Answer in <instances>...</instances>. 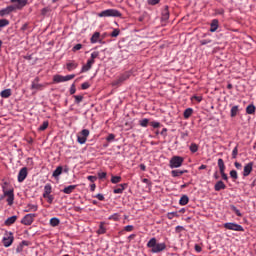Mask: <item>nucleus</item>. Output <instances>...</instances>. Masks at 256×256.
<instances>
[{
  "label": "nucleus",
  "mask_w": 256,
  "mask_h": 256,
  "mask_svg": "<svg viewBox=\"0 0 256 256\" xmlns=\"http://www.w3.org/2000/svg\"><path fill=\"white\" fill-rule=\"evenodd\" d=\"M13 241H15V237L11 232L2 239L4 247H11V245H13Z\"/></svg>",
  "instance_id": "9b49d317"
},
{
  "label": "nucleus",
  "mask_w": 256,
  "mask_h": 256,
  "mask_svg": "<svg viewBox=\"0 0 256 256\" xmlns=\"http://www.w3.org/2000/svg\"><path fill=\"white\" fill-rule=\"evenodd\" d=\"M89 129H83L80 134L77 135V141L80 145L87 143V137H89Z\"/></svg>",
  "instance_id": "6e6552de"
},
{
  "label": "nucleus",
  "mask_w": 256,
  "mask_h": 256,
  "mask_svg": "<svg viewBox=\"0 0 256 256\" xmlns=\"http://www.w3.org/2000/svg\"><path fill=\"white\" fill-rule=\"evenodd\" d=\"M87 179H88V181H90L91 183H95V180L97 179V176H88Z\"/></svg>",
  "instance_id": "69168bd1"
},
{
  "label": "nucleus",
  "mask_w": 256,
  "mask_h": 256,
  "mask_svg": "<svg viewBox=\"0 0 256 256\" xmlns=\"http://www.w3.org/2000/svg\"><path fill=\"white\" fill-rule=\"evenodd\" d=\"M12 95L11 93V89H5L0 93V96L2 97V99H9V97Z\"/></svg>",
  "instance_id": "a878e982"
},
{
  "label": "nucleus",
  "mask_w": 256,
  "mask_h": 256,
  "mask_svg": "<svg viewBox=\"0 0 256 256\" xmlns=\"http://www.w3.org/2000/svg\"><path fill=\"white\" fill-rule=\"evenodd\" d=\"M121 31L119 29H114L112 33L110 34V37H119V34Z\"/></svg>",
  "instance_id": "09e8293b"
},
{
  "label": "nucleus",
  "mask_w": 256,
  "mask_h": 256,
  "mask_svg": "<svg viewBox=\"0 0 256 256\" xmlns=\"http://www.w3.org/2000/svg\"><path fill=\"white\" fill-rule=\"evenodd\" d=\"M239 113V106H233L230 110V117H237Z\"/></svg>",
  "instance_id": "c85d7f7f"
},
{
  "label": "nucleus",
  "mask_w": 256,
  "mask_h": 256,
  "mask_svg": "<svg viewBox=\"0 0 256 256\" xmlns=\"http://www.w3.org/2000/svg\"><path fill=\"white\" fill-rule=\"evenodd\" d=\"M174 217H179V214L177 212H168L167 218L173 219Z\"/></svg>",
  "instance_id": "49530a36"
},
{
  "label": "nucleus",
  "mask_w": 256,
  "mask_h": 256,
  "mask_svg": "<svg viewBox=\"0 0 256 256\" xmlns=\"http://www.w3.org/2000/svg\"><path fill=\"white\" fill-rule=\"evenodd\" d=\"M80 49H83L82 44H76L73 48L72 51H80Z\"/></svg>",
  "instance_id": "603ef678"
},
{
  "label": "nucleus",
  "mask_w": 256,
  "mask_h": 256,
  "mask_svg": "<svg viewBox=\"0 0 256 256\" xmlns=\"http://www.w3.org/2000/svg\"><path fill=\"white\" fill-rule=\"evenodd\" d=\"M75 189H77V185H70V186L65 187L62 191L66 195H71V193L73 191H75Z\"/></svg>",
  "instance_id": "412c9836"
},
{
  "label": "nucleus",
  "mask_w": 256,
  "mask_h": 256,
  "mask_svg": "<svg viewBox=\"0 0 256 256\" xmlns=\"http://www.w3.org/2000/svg\"><path fill=\"white\" fill-rule=\"evenodd\" d=\"M218 167L220 169L222 179L224 181H229V177L225 174V162L221 158L218 159Z\"/></svg>",
  "instance_id": "9d476101"
},
{
  "label": "nucleus",
  "mask_w": 256,
  "mask_h": 256,
  "mask_svg": "<svg viewBox=\"0 0 256 256\" xmlns=\"http://www.w3.org/2000/svg\"><path fill=\"white\" fill-rule=\"evenodd\" d=\"M190 151L191 153H197L199 151V145H197L196 143H192L190 145Z\"/></svg>",
  "instance_id": "f704fd0d"
},
{
  "label": "nucleus",
  "mask_w": 256,
  "mask_h": 256,
  "mask_svg": "<svg viewBox=\"0 0 256 256\" xmlns=\"http://www.w3.org/2000/svg\"><path fill=\"white\" fill-rule=\"evenodd\" d=\"M150 125H151V127H153L154 129H159V127H161V123L155 122V121L150 122Z\"/></svg>",
  "instance_id": "3c124183"
},
{
  "label": "nucleus",
  "mask_w": 256,
  "mask_h": 256,
  "mask_svg": "<svg viewBox=\"0 0 256 256\" xmlns=\"http://www.w3.org/2000/svg\"><path fill=\"white\" fill-rule=\"evenodd\" d=\"M44 199H47L48 203H53V195L49 194L48 196L44 197Z\"/></svg>",
  "instance_id": "bf43d9fd"
},
{
  "label": "nucleus",
  "mask_w": 256,
  "mask_h": 256,
  "mask_svg": "<svg viewBox=\"0 0 256 256\" xmlns=\"http://www.w3.org/2000/svg\"><path fill=\"white\" fill-rule=\"evenodd\" d=\"M224 229H228L229 231H245V228L243 226L235 223V222H227L224 223Z\"/></svg>",
  "instance_id": "0eeeda50"
},
{
  "label": "nucleus",
  "mask_w": 256,
  "mask_h": 256,
  "mask_svg": "<svg viewBox=\"0 0 256 256\" xmlns=\"http://www.w3.org/2000/svg\"><path fill=\"white\" fill-rule=\"evenodd\" d=\"M105 177H107V172H98L99 179H105Z\"/></svg>",
  "instance_id": "864d4df0"
},
{
  "label": "nucleus",
  "mask_w": 256,
  "mask_h": 256,
  "mask_svg": "<svg viewBox=\"0 0 256 256\" xmlns=\"http://www.w3.org/2000/svg\"><path fill=\"white\" fill-rule=\"evenodd\" d=\"M24 179H27V167H23L18 173V183H23Z\"/></svg>",
  "instance_id": "f8f14e48"
},
{
  "label": "nucleus",
  "mask_w": 256,
  "mask_h": 256,
  "mask_svg": "<svg viewBox=\"0 0 256 256\" xmlns=\"http://www.w3.org/2000/svg\"><path fill=\"white\" fill-rule=\"evenodd\" d=\"M253 171V163H248L245 167H244V171H243V176L244 177H249V175H251V172Z\"/></svg>",
  "instance_id": "dca6fc26"
},
{
  "label": "nucleus",
  "mask_w": 256,
  "mask_h": 256,
  "mask_svg": "<svg viewBox=\"0 0 256 256\" xmlns=\"http://www.w3.org/2000/svg\"><path fill=\"white\" fill-rule=\"evenodd\" d=\"M10 1L11 3H16V6L14 7L15 9H19V10L23 9V7H25V5H27L28 3V0H10Z\"/></svg>",
  "instance_id": "4468645a"
},
{
  "label": "nucleus",
  "mask_w": 256,
  "mask_h": 256,
  "mask_svg": "<svg viewBox=\"0 0 256 256\" xmlns=\"http://www.w3.org/2000/svg\"><path fill=\"white\" fill-rule=\"evenodd\" d=\"M15 221H17V216H11L5 220V225H7V226L13 225V223H15Z\"/></svg>",
  "instance_id": "c756f323"
},
{
  "label": "nucleus",
  "mask_w": 256,
  "mask_h": 256,
  "mask_svg": "<svg viewBox=\"0 0 256 256\" xmlns=\"http://www.w3.org/2000/svg\"><path fill=\"white\" fill-rule=\"evenodd\" d=\"M23 252V247L21 244H19L16 248V253H22Z\"/></svg>",
  "instance_id": "774afa93"
},
{
  "label": "nucleus",
  "mask_w": 256,
  "mask_h": 256,
  "mask_svg": "<svg viewBox=\"0 0 256 256\" xmlns=\"http://www.w3.org/2000/svg\"><path fill=\"white\" fill-rule=\"evenodd\" d=\"M129 77H131V72L130 71H126L122 74H120L117 79H115L114 81H112V87H121V84L124 81H127L129 79Z\"/></svg>",
  "instance_id": "7ed1b4c3"
},
{
  "label": "nucleus",
  "mask_w": 256,
  "mask_h": 256,
  "mask_svg": "<svg viewBox=\"0 0 256 256\" xmlns=\"http://www.w3.org/2000/svg\"><path fill=\"white\" fill-rule=\"evenodd\" d=\"M61 173H63V167L62 166H58L53 174H52V177H59V175H61Z\"/></svg>",
  "instance_id": "7c9ffc66"
},
{
  "label": "nucleus",
  "mask_w": 256,
  "mask_h": 256,
  "mask_svg": "<svg viewBox=\"0 0 256 256\" xmlns=\"http://www.w3.org/2000/svg\"><path fill=\"white\" fill-rule=\"evenodd\" d=\"M77 89L75 88V84H72L70 87V95H75Z\"/></svg>",
  "instance_id": "6e6d98bb"
},
{
  "label": "nucleus",
  "mask_w": 256,
  "mask_h": 256,
  "mask_svg": "<svg viewBox=\"0 0 256 256\" xmlns=\"http://www.w3.org/2000/svg\"><path fill=\"white\" fill-rule=\"evenodd\" d=\"M95 197L98 201H105V196H103V194H97Z\"/></svg>",
  "instance_id": "052dcab7"
},
{
  "label": "nucleus",
  "mask_w": 256,
  "mask_h": 256,
  "mask_svg": "<svg viewBox=\"0 0 256 256\" xmlns=\"http://www.w3.org/2000/svg\"><path fill=\"white\" fill-rule=\"evenodd\" d=\"M231 210L236 213L237 217H243V214L241 213V211L239 209H237V207H235L234 205L231 206Z\"/></svg>",
  "instance_id": "a19ab883"
},
{
  "label": "nucleus",
  "mask_w": 256,
  "mask_h": 256,
  "mask_svg": "<svg viewBox=\"0 0 256 256\" xmlns=\"http://www.w3.org/2000/svg\"><path fill=\"white\" fill-rule=\"evenodd\" d=\"M215 191H222L223 189H227V185L221 180H219L215 185H214Z\"/></svg>",
  "instance_id": "6ab92c4d"
},
{
  "label": "nucleus",
  "mask_w": 256,
  "mask_h": 256,
  "mask_svg": "<svg viewBox=\"0 0 256 256\" xmlns=\"http://www.w3.org/2000/svg\"><path fill=\"white\" fill-rule=\"evenodd\" d=\"M15 11V6H8L0 10V17H5V15H9Z\"/></svg>",
  "instance_id": "ddd939ff"
},
{
  "label": "nucleus",
  "mask_w": 256,
  "mask_h": 256,
  "mask_svg": "<svg viewBox=\"0 0 256 256\" xmlns=\"http://www.w3.org/2000/svg\"><path fill=\"white\" fill-rule=\"evenodd\" d=\"M208 43H212V40L211 39L200 40V45H208Z\"/></svg>",
  "instance_id": "4d7b16f0"
},
{
  "label": "nucleus",
  "mask_w": 256,
  "mask_h": 256,
  "mask_svg": "<svg viewBox=\"0 0 256 256\" xmlns=\"http://www.w3.org/2000/svg\"><path fill=\"white\" fill-rule=\"evenodd\" d=\"M49 11H50V9H49L48 7L43 8V9L41 10V14H42V15H47V13H49Z\"/></svg>",
  "instance_id": "338daca9"
},
{
  "label": "nucleus",
  "mask_w": 256,
  "mask_h": 256,
  "mask_svg": "<svg viewBox=\"0 0 256 256\" xmlns=\"http://www.w3.org/2000/svg\"><path fill=\"white\" fill-rule=\"evenodd\" d=\"M217 29H219V20L214 19V20H212V22L210 24V32L215 33V31H217Z\"/></svg>",
  "instance_id": "a211bd4d"
},
{
  "label": "nucleus",
  "mask_w": 256,
  "mask_h": 256,
  "mask_svg": "<svg viewBox=\"0 0 256 256\" xmlns=\"http://www.w3.org/2000/svg\"><path fill=\"white\" fill-rule=\"evenodd\" d=\"M7 25H9V20L7 19H0V27H7Z\"/></svg>",
  "instance_id": "c03bdc74"
},
{
  "label": "nucleus",
  "mask_w": 256,
  "mask_h": 256,
  "mask_svg": "<svg viewBox=\"0 0 256 256\" xmlns=\"http://www.w3.org/2000/svg\"><path fill=\"white\" fill-rule=\"evenodd\" d=\"M230 177H231L234 181H237V179H239V175L237 174V170H231V171H230Z\"/></svg>",
  "instance_id": "e433bc0d"
},
{
  "label": "nucleus",
  "mask_w": 256,
  "mask_h": 256,
  "mask_svg": "<svg viewBox=\"0 0 256 256\" xmlns=\"http://www.w3.org/2000/svg\"><path fill=\"white\" fill-rule=\"evenodd\" d=\"M98 17H121V12L117 9H107L100 12Z\"/></svg>",
  "instance_id": "39448f33"
},
{
  "label": "nucleus",
  "mask_w": 256,
  "mask_h": 256,
  "mask_svg": "<svg viewBox=\"0 0 256 256\" xmlns=\"http://www.w3.org/2000/svg\"><path fill=\"white\" fill-rule=\"evenodd\" d=\"M71 79H75V74H70L66 76L56 74L53 76V83H65L66 81H71Z\"/></svg>",
  "instance_id": "423d86ee"
},
{
  "label": "nucleus",
  "mask_w": 256,
  "mask_h": 256,
  "mask_svg": "<svg viewBox=\"0 0 256 256\" xmlns=\"http://www.w3.org/2000/svg\"><path fill=\"white\" fill-rule=\"evenodd\" d=\"M128 186H129V185H128L127 183L119 184V185H118V188H116V189L113 190V193H114L115 195H121V193H123V191L126 190Z\"/></svg>",
  "instance_id": "2eb2a0df"
},
{
  "label": "nucleus",
  "mask_w": 256,
  "mask_h": 256,
  "mask_svg": "<svg viewBox=\"0 0 256 256\" xmlns=\"http://www.w3.org/2000/svg\"><path fill=\"white\" fill-rule=\"evenodd\" d=\"M47 127H49V122L44 121L38 129H39V131H45V129H47Z\"/></svg>",
  "instance_id": "37998d69"
},
{
  "label": "nucleus",
  "mask_w": 256,
  "mask_h": 256,
  "mask_svg": "<svg viewBox=\"0 0 256 256\" xmlns=\"http://www.w3.org/2000/svg\"><path fill=\"white\" fill-rule=\"evenodd\" d=\"M139 125H140L141 127H148V125H149V119L144 118V119L140 120V121H139Z\"/></svg>",
  "instance_id": "58836bf2"
},
{
  "label": "nucleus",
  "mask_w": 256,
  "mask_h": 256,
  "mask_svg": "<svg viewBox=\"0 0 256 256\" xmlns=\"http://www.w3.org/2000/svg\"><path fill=\"white\" fill-rule=\"evenodd\" d=\"M2 191H3V195L0 197V201L5 199V197H7L6 201L8 203V205L11 207V205H13L14 201H15V193L13 188L7 190V188H5V186H2Z\"/></svg>",
  "instance_id": "f03ea898"
},
{
  "label": "nucleus",
  "mask_w": 256,
  "mask_h": 256,
  "mask_svg": "<svg viewBox=\"0 0 256 256\" xmlns=\"http://www.w3.org/2000/svg\"><path fill=\"white\" fill-rule=\"evenodd\" d=\"M180 205H187L189 203V196L183 195L179 201Z\"/></svg>",
  "instance_id": "72a5a7b5"
},
{
  "label": "nucleus",
  "mask_w": 256,
  "mask_h": 256,
  "mask_svg": "<svg viewBox=\"0 0 256 256\" xmlns=\"http://www.w3.org/2000/svg\"><path fill=\"white\" fill-rule=\"evenodd\" d=\"M237 155H239V149L236 146L232 151V159H237Z\"/></svg>",
  "instance_id": "de8ad7c7"
},
{
  "label": "nucleus",
  "mask_w": 256,
  "mask_h": 256,
  "mask_svg": "<svg viewBox=\"0 0 256 256\" xmlns=\"http://www.w3.org/2000/svg\"><path fill=\"white\" fill-rule=\"evenodd\" d=\"M31 89H36L37 91L43 89V85L39 83L32 82Z\"/></svg>",
  "instance_id": "c9c22d12"
},
{
  "label": "nucleus",
  "mask_w": 256,
  "mask_h": 256,
  "mask_svg": "<svg viewBox=\"0 0 256 256\" xmlns=\"http://www.w3.org/2000/svg\"><path fill=\"white\" fill-rule=\"evenodd\" d=\"M192 99H195L198 103H201L203 101V97L201 96H193Z\"/></svg>",
  "instance_id": "e2e57ef3"
},
{
  "label": "nucleus",
  "mask_w": 256,
  "mask_h": 256,
  "mask_svg": "<svg viewBox=\"0 0 256 256\" xmlns=\"http://www.w3.org/2000/svg\"><path fill=\"white\" fill-rule=\"evenodd\" d=\"M101 37V33L99 32H95L92 37L90 38V43L95 44V43H99V39Z\"/></svg>",
  "instance_id": "5701e85b"
},
{
  "label": "nucleus",
  "mask_w": 256,
  "mask_h": 256,
  "mask_svg": "<svg viewBox=\"0 0 256 256\" xmlns=\"http://www.w3.org/2000/svg\"><path fill=\"white\" fill-rule=\"evenodd\" d=\"M37 209H39V206H37V204H28L26 207V213H29L31 211H37Z\"/></svg>",
  "instance_id": "cd10ccee"
},
{
  "label": "nucleus",
  "mask_w": 256,
  "mask_h": 256,
  "mask_svg": "<svg viewBox=\"0 0 256 256\" xmlns=\"http://www.w3.org/2000/svg\"><path fill=\"white\" fill-rule=\"evenodd\" d=\"M119 217H121L118 213H114L111 216H109L110 221H119Z\"/></svg>",
  "instance_id": "79ce46f5"
},
{
  "label": "nucleus",
  "mask_w": 256,
  "mask_h": 256,
  "mask_svg": "<svg viewBox=\"0 0 256 256\" xmlns=\"http://www.w3.org/2000/svg\"><path fill=\"white\" fill-rule=\"evenodd\" d=\"M193 115V110L192 108H187L184 111V119H189V117H191Z\"/></svg>",
  "instance_id": "473e14b6"
},
{
  "label": "nucleus",
  "mask_w": 256,
  "mask_h": 256,
  "mask_svg": "<svg viewBox=\"0 0 256 256\" xmlns=\"http://www.w3.org/2000/svg\"><path fill=\"white\" fill-rule=\"evenodd\" d=\"M97 57H99V52L95 51L91 53V59H89V61H95V59H97Z\"/></svg>",
  "instance_id": "8fccbe9b"
},
{
  "label": "nucleus",
  "mask_w": 256,
  "mask_h": 256,
  "mask_svg": "<svg viewBox=\"0 0 256 256\" xmlns=\"http://www.w3.org/2000/svg\"><path fill=\"white\" fill-rule=\"evenodd\" d=\"M107 228H105V222H100L99 229L97 230L98 235H105Z\"/></svg>",
  "instance_id": "b1692460"
},
{
  "label": "nucleus",
  "mask_w": 256,
  "mask_h": 256,
  "mask_svg": "<svg viewBox=\"0 0 256 256\" xmlns=\"http://www.w3.org/2000/svg\"><path fill=\"white\" fill-rule=\"evenodd\" d=\"M95 61L88 60L87 63L82 67L81 73H87V71H90V69L93 67V64Z\"/></svg>",
  "instance_id": "f3484780"
},
{
  "label": "nucleus",
  "mask_w": 256,
  "mask_h": 256,
  "mask_svg": "<svg viewBox=\"0 0 256 256\" xmlns=\"http://www.w3.org/2000/svg\"><path fill=\"white\" fill-rule=\"evenodd\" d=\"M35 217H37V214H26L21 220L22 225H32L33 221H35Z\"/></svg>",
  "instance_id": "1a4fd4ad"
},
{
  "label": "nucleus",
  "mask_w": 256,
  "mask_h": 256,
  "mask_svg": "<svg viewBox=\"0 0 256 256\" xmlns=\"http://www.w3.org/2000/svg\"><path fill=\"white\" fill-rule=\"evenodd\" d=\"M183 161H185L183 157L173 156L170 159V164H169L170 169H178V167H181V165H183Z\"/></svg>",
  "instance_id": "20e7f679"
},
{
  "label": "nucleus",
  "mask_w": 256,
  "mask_h": 256,
  "mask_svg": "<svg viewBox=\"0 0 256 256\" xmlns=\"http://www.w3.org/2000/svg\"><path fill=\"white\" fill-rule=\"evenodd\" d=\"M188 173L187 170H172L171 175L172 177H181V175Z\"/></svg>",
  "instance_id": "393cba45"
},
{
  "label": "nucleus",
  "mask_w": 256,
  "mask_h": 256,
  "mask_svg": "<svg viewBox=\"0 0 256 256\" xmlns=\"http://www.w3.org/2000/svg\"><path fill=\"white\" fill-rule=\"evenodd\" d=\"M77 67H79V64H77L75 61L66 64V69L68 71H73V69H77Z\"/></svg>",
  "instance_id": "bb28decb"
},
{
  "label": "nucleus",
  "mask_w": 256,
  "mask_h": 256,
  "mask_svg": "<svg viewBox=\"0 0 256 256\" xmlns=\"http://www.w3.org/2000/svg\"><path fill=\"white\" fill-rule=\"evenodd\" d=\"M111 183H113L114 185H116V183H121V176H112Z\"/></svg>",
  "instance_id": "ea45409f"
},
{
  "label": "nucleus",
  "mask_w": 256,
  "mask_h": 256,
  "mask_svg": "<svg viewBox=\"0 0 256 256\" xmlns=\"http://www.w3.org/2000/svg\"><path fill=\"white\" fill-rule=\"evenodd\" d=\"M89 87H91V84H89V82H84L82 85H81V89H89Z\"/></svg>",
  "instance_id": "13d9d810"
},
{
  "label": "nucleus",
  "mask_w": 256,
  "mask_h": 256,
  "mask_svg": "<svg viewBox=\"0 0 256 256\" xmlns=\"http://www.w3.org/2000/svg\"><path fill=\"white\" fill-rule=\"evenodd\" d=\"M74 99H75V103L77 105H79V103H81V101H83V95H75Z\"/></svg>",
  "instance_id": "a18cd8bd"
},
{
  "label": "nucleus",
  "mask_w": 256,
  "mask_h": 256,
  "mask_svg": "<svg viewBox=\"0 0 256 256\" xmlns=\"http://www.w3.org/2000/svg\"><path fill=\"white\" fill-rule=\"evenodd\" d=\"M146 247L150 249V253H163L167 249V244L165 242H157V238L152 237L146 244Z\"/></svg>",
  "instance_id": "f257e3e1"
},
{
  "label": "nucleus",
  "mask_w": 256,
  "mask_h": 256,
  "mask_svg": "<svg viewBox=\"0 0 256 256\" xmlns=\"http://www.w3.org/2000/svg\"><path fill=\"white\" fill-rule=\"evenodd\" d=\"M51 191H53V188L51 187V184H46L44 186L43 197H49V195H51Z\"/></svg>",
  "instance_id": "4be33fe9"
},
{
  "label": "nucleus",
  "mask_w": 256,
  "mask_h": 256,
  "mask_svg": "<svg viewBox=\"0 0 256 256\" xmlns=\"http://www.w3.org/2000/svg\"><path fill=\"white\" fill-rule=\"evenodd\" d=\"M106 141H108V142L115 141V135L114 134H109L106 138Z\"/></svg>",
  "instance_id": "5fc2aeb1"
},
{
  "label": "nucleus",
  "mask_w": 256,
  "mask_h": 256,
  "mask_svg": "<svg viewBox=\"0 0 256 256\" xmlns=\"http://www.w3.org/2000/svg\"><path fill=\"white\" fill-rule=\"evenodd\" d=\"M246 113L248 115H253V113H255V105L253 104L248 105L246 108Z\"/></svg>",
  "instance_id": "2f4dec72"
},
{
  "label": "nucleus",
  "mask_w": 256,
  "mask_h": 256,
  "mask_svg": "<svg viewBox=\"0 0 256 256\" xmlns=\"http://www.w3.org/2000/svg\"><path fill=\"white\" fill-rule=\"evenodd\" d=\"M161 0H148V5H157Z\"/></svg>",
  "instance_id": "0e129e2a"
},
{
  "label": "nucleus",
  "mask_w": 256,
  "mask_h": 256,
  "mask_svg": "<svg viewBox=\"0 0 256 256\" xmlns=\"http://www.w3.org/2000/svg\"><path fill=\"white\" fill-rule=\"evenodd\" d=\"M162 21H169V6H165L162 10Z\"/></svg>",
  "instance_id": "aec40b11"
},
{
  "label": "nucleus",
  "mask_w": 256,
  "mask_h": 256,
  "mask_svg": "<svg viewBox=\"0 0 256 256\" xmlns=\"http://www.w3.org/2000/svg\"><path fill=\"white\" fill-rule=\"evenodd\" d=\"M59 223H60V221H59V219L58 218H52L51 220H50V225H51V227H57V225H59Z\"/></svg>",
  "instance_id": "4c0bfd02"
},
{
  "label": "nucleus",
  "mask_w": 256,
  "mask_h": 256,
  "mask_svg": "<svg viewBox=\"0 0 256 256\" xmlns=\"http://www.w3.org/2000/svg\"><path fill=\"white\" fill-rule=\"evenodd\" d=\"M124 231L131 232L133 231V225H127L124 227Z\"/></svg>",
  "instance_id": "680f3d73"
}]
</instances>
